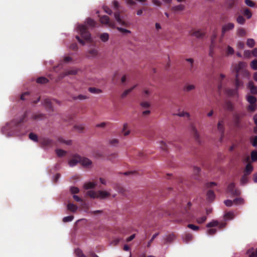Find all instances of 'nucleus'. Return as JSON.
Wrapping results in <instances>:
<instances>
[{
	"instance_id": "12",
	"label": "nucleus",
	"mask_w": 257,
	"mask_h": 257,
	"mask_svg": "<svg viewBox=\"0 0 257 257\" xmlns=\"http://www.w3.org/2000/svg\"><path fill=\"white\" fill-rule=\"evenodd\" d=\"M225 78V75L223 74H220L217 78H216V80L218 82V91L220 93L222 89L223 84L222 81Z\"/></svg>"
},
{
	"instance_id": "24",
	"label": "nucleus",
	"mask_w": 257,
	"mask_h": 257,
	"mask_svg": "<svg viewBox=\"0 0 257 257\" xmlns=\"http://www.w3.org/2000/svg\"><path fill=\"white\" fill-rule=\"evenodd\" d=\"M253 169V167L252 165L250 164H247L245 167V170H244V175L243 177H244V176H247L250 174V173L252 172Z\"/></svg>"
},
{
	"instance_id": "6",
	"label": "nucleus",
	"mask_w": 257,
	"mask_h": 257,
	"mask_svg": "<svg viewBox=\"0 0 257 257\" xmlns=\"http://www.w3.org/2000/svg\"><path fill=\"white\" fill-rule=\"evenodd\" d=\"M77 30L82 38L86 41H90L91 35L89 32L88 31L87 28L85 25H78L77 27Z\"/></svg>"
},
{
	"instance_id": "50",
	"label": "nucleus",
	"mask_w": 257,
	"mask_h": 257,
	"mask_svg": "<svg viewBox=\"0 0 257 257\" xmlns=\"http://www.w3.org/2000/svg\"><path fill=\"white\" fill-rule=\"evenodd\" d=\"M119 143V141L116 139H112L109 140V144L112 146H116Z\"/></svg>"
},
{
	"instance_id": "36",
	"label": "nucleus",
	"mask_w": 257,
	"mask_h": 257,
	"mask_svg": "<svg viewBox=\"0 0 257 257\" xmlns=\"http://www.w3.org/2000/svg\"><path fill=\"white\" fill-rule=\"evenodd\" d=\"M247 253L249 254V257H257V248L255 250L249 249Z\"/></svg>"
},
{
	"instance_id": "38",
	"label": "nucleus",
	"mask_w": 257,
	"mask_h": 257,
	"mask_svg": "<svg viewBox=\"0 0 257 257\" xmlns=\"http://www.w3.org/2000/svg\"><path fill=\"white\" fill-rule=\"evenodd\" d=\"M224 218L226 220H231L234 218V215L232 212H228L224 214Z\"/></svg>"
},
{
	"instance_id": "46",
	"label": "nucleus",
	"mask_w": 257,
	"mask_h": 257,
	"mask_svg": "<svg viewBox=\"0 0 257 257\" xmlns=\"http://www.w3.org/2000/svg\"><path fill=\"white\" fill-rule=\"evenodd\" d=\"M56 153L59 157H62L66 154V152L61 149H57Z\"/></svg>"
},
{
	"instance_id": "3",
	"label": "nucleus",
	"mask_w": 257,
	"mask_h": 257,
	"mask_svg": "<svg viewBox=\"0 0 257 257\" xmlns=\"http://www.w3.org/2000/svg\"><path fill=\"white\" fill-rule=\"evenodd\" d=\"M87 195L93 199H104L109 197L110 196V193L104 191H94L93 190H90L87 192Z\"/></svg>"
},
{
	"instance_id": "27",
	"label": "nucleus",
	"mask_w": 257,
	"mask_h": 257,
	"mask_svg": "<svg viewBox=\"0 0 257 257\" xmlns=\"http://www.w3.org/2000/svg\"><path fill=\"white\" fill-rule=\"evenodd\" d=\"M45 117V115L41 113H37L33 115V119L34 120H42Z\"/></svg>"
},
{
	"instance_id": "2",
	"label": "nucleus",
	"mask_w": 257,
	"mask_h": 257,
	"mask_svg": "<svg viewBox=\"0 0 257 257\" xmlns=\"http://www.w3.org/2000/svg\"><path fill=\"white\" fill-rule=\"evenodd\" d=\"M27 116V113L26 112L20 118L15 119L11 122L8 123L7 125L3 128V131L8 130L11 132H14L17 127L20 125L21 123L23 122Z\"/></svg>"
},
{
	"instance_id": "43",
	"label": "nucleus",
	"mask_w": 257,
	"mask_h": 257,
	"mask_svg": "<svg viewBox=\"0 0 257 257\" xmlns=\"http://www.w3.org/2000/svg\"><path fill=\"white\" fill-rule=\"evenodd\" d=\"M241 115L238 114H235L233 116L235 123L236 125H238L240 123Z\"/></svg>"
},
{
	"instance_id": "1",
	"label": "nucleus",
	"mask_w": 257,
	"mask_h": 257,
	"mask_svg": "<svg viewBox=\"0 0 257 257\" xmlns=\"http://www.w3.org/2000/svg\"><path fill=\"white\" fill-rule=\"evenodd\" d=\"M246 63L243 62H239L235 67L234 71L236 72L235 80V89L227 88L225 93L229 96H235L237 95V89L243 85L241 79L242 78H248L249 73L245 69Z\"/></svg>"
},
{
	"instance_id": "10",
	"label": "nucleus",
	"mask_w": 257,
	"mask_h": 257,
	"mask_svg": "<svg viewBox=\"0 0 257 257\" xmlns=\"http://www.w3.org/2000/svg\"><path fill=\"white\" fill-rule=\"evenodd\" d=\"M234 28V25L232 23H228L226 24H224L222 26V31H221V36L223 37L224 34L228 31H229Z\"/></svg>"
},
{
	"instance_id": "11",
	"label": "nucleus",
	"mask_w": 257,
	"mask_h": 257,
	"mask_svg": "<svg viewBox=\"0 0 257 257\" xmlns=\"http://www.w3.org/2000/svg\"><path fill=\"white\" fill-rule=\"evenodd\" d=\"M224 121L223 119L219 120L217 124V130L220 134V139L222 140L224 137Z\"/></svg>"
},
{
	"instance_id": "8",
	"label": "nucleus",
	"mask_w": 257,
	"mask_h": 257,
	"mask_svg": "<svg viewBox=\"0 0 257 257\" xmlns=\"http://www.w3.org/2000/svg\"><path fill=\"white\" fill-rule=\"evenodd\" d=\"M80 156L78 154H73L68 161V165L70 167H74L78 163H79Z\"/></svg>"
},
{
	"instance_id": "63",
	"label": "nucleus",
	"mask_w": 257,
	"mask_h": 257,
	"mask_svg": "<svg viewBox=\"0 0 257 257\" xmlns=\"http://www.w3.org/2000/svg\"><path fill=\"white\" fill-rule=\"evenodd\" d=\"M250 66L253 70H257V60H253L251 62Z\"/></svg>"
},
{
	"instance_id": "14",
	"label": "nucleus",
	"mask_w": 257,
	"mask_h": 257,
	"mask_svg": "<svg viewBox=\"0 0 257 257\" xmlns=\"http://www.w3.org/2000/svg\"><path fill=\"white\" fill-rule=\"evenodd\" d=\"M100 21L102 24L107 25L109 27H113L114 23L110 21L109 17L107 16H103L100 18Z\"/></svg>"
},
{
	"instance_id": "4",
	"label": "nucleus",
	"mask_w": 257,
	"mask_h": 257,
	"mask_svg": "<svg viewBox=\"0 0 257 257\" xmlns=\"http://www.w3.org/2000/svg\"><path fill=\"white\" fill-rule=\"evenodd\" d=\"M114 8L116 10L114 12V15L116 21L121 25L124 27H128L129 25V23L125 21H123L120 16V13L118 10V8L119 7V3L117 1L114 0L112 2Z\"/></svg>"
},
{
	"instance_id": "13",
	"label": "nucleus",
	"mask_w": 257,
	"mask_h": 257,
	"mask_svg": "<svg viewBox=\"0 0 257 257\" xmlns=\"http://www.w3.org/2000/svg\"><path fill=\"white\" fill-rule=\"evenodd\" d=\"M40 143L43 147H50L53 145V141L48 138H42L40 140Z\"/></svg>"
},
{
	"instance_id": "25",
	"label": "nucleus",
	"mask_w": 257,
	"mask_h": 257,
	"mask_svg": "<svg viewBox=\"0 0 257 257\" xmlns=\"http://www.w3.org/2000/svg\"><path fill=\"white\" fill-rule=\"evenodd\" d=\"M96 184L94 182H86L84 184L83 187L85 189H93L95 188Z\"/></svg>"
},
{
	"instance_id": "21",
	"label": "nucleus",
	"mask_w": 257,
	"mask_h": 257,
	"mask_svg": "<svg viewBox=\"0 0 257 257\" xmlns=\"http://www.w3.org/2000/svg\"><path fill=\"white\" fill-rule=\"evenodd\" d=\"M248 87L250 89V92L252 94H257V87L254 85L252 81L249 82L248 84Z\"/></svg>"
},
{
	"instance_id": "22",
	"label": "nucleus",
	"mask_w": 257,
	"mask_h": 257,
	"mask_svg": "<svg viewBox=\"0 0 257 257\" xmlns=\"http://www.w3.org/2000/svg\"><path fill=\"white\" fill-rule=\"evenodd\" d=\"M165 243H168L172 242L175 238V235L174 233L169 234L164 237Z\"/></svg>"
},
{
	"instance_id": "9",
	"label": "nucleus",
	"mask_w": 257,
	"mask_h": 257,
	"mask_svg": "<svg viewBox=\"0 0 257 257\" xmlns=\"http://www.w3.org/2000/svg\"><path fill=\"white\" fill-rule=\"evenodd\" d=\"M79 164L84 168H90L92 167V161L87 158L80 156Z\"/></svg>"
},
{
	"instance_id": "7",
	"label": "nucleus",
	"mask_w": 257,
	"mask_h": 257,
	"mask_svg": "<svg viewBox=\"0 0 257 257\" xmlns=\"http://www.w3.org/2000/svg\"><path fill=\"white\" fill-rule=\"evenodd\" d=\"M226 191L227 193L233 196H238L241 194L240 190L236 187L234 182H231L228 184Z\"/></svg>"
},
{
	"instance_id": "44",
	"label": "nucleus",
	"mask_w": 257,
	"mask_h": 257,
	"mask_svg": "<svg viewBox=\"0 0 257 257\" xmlns=\"http://www.w3.org/2000/svg\"><path fill=\"white\" fill-rule=\"evenodd\" d=\"M250 142L252 146L254 147H257V136L254 137H250Z\"/></svg>"
},
{
	"instance_id": "16",
	"label": "nucleus",
	"mask_w": 257,
	"mask_h": 257,
	"mask_svg": "<svg viewBox=\"0 0 257 257\" xmlns=\"http://www.w3.org/2000/svg\"><path fill=\"white\" fill-rule=\"evenodd\" d=\"M186 61L189 63L188 69L191 73H193L196 69V67L194 64V60L192 58H187Z\"/></svg>"
},
{
	"instance_id": "26",
	"label": "nucleus",
	"mask_w": 257,
	"mask_h": 257,
	"mask_svg": "<svg viewBox=\"0 0 257 257\" xmlns=\"http://www.w3.org/2000/svg\"><path fill=\"white\" fill-rule=\"evenodd\" d=\"M224 108L225 109L231 111L233 109V106L231 102L227 101L224 103Z\"/></svg>"
},
{
	"instance_id": "5",
	"label": "nucleus",
	"mask_w": 257,
	"mask_h": 257,
	"mask_svg": "<svg viewBox=\"0 0 257 257\" xmlns=\"http://www.w3.org/2000/svg\"><path fill=\"white\" fill-rule=\"evenodd\" d=\"M206 185V187L209 189L206 193V199L208 202H212L215 198V194L214 191L211 189L214 186H216V184L215 182H211L207 183Z\"/></svg>"
},
{
	"instance_id": "31",
	"label": "nucleus",
	"mask_w": 257,
	"mask_h": 257,
	"mask_svg": "<svg viewBox=\"0 0 257 257\" xmlns=\"http://www.w3.org/2000/svg\"><path fill=\"white\" fill-rule=\"evenodd\" d=\"M246 100L249 104L256 103L257 101L256 97L252 95H247Z\"/></svg>"
},
{
	"instance_id": "47",
	"label": "nucleus",
	"mask_w": 257,
	"mask_h": 257,
	"mask_svg": "<svg viewBox=\"0 0 257 257\" xmlns=\"http://www.w3.org/2000/svg\"><path fill=\"white\" fill-rule=\"evenodd\" d=\"M237 22L241 25H243L245 23V19L242 16H239L236 19Z\"/></svg>"
},
{
	"instance_id": "51",
	"label": "nucleus",
	"mask_w": 257,
	"mask_h": 257,
	"mask_svg": "<svg viewBox=\"0 0 257 257\" xmlns=\"http://www.w3.org/2000/svg\"><path fill=\"white\" fill-rule=\"evenodd\" d=\"M73 100L79 99V100H84L88 98V97L86 95L80 94L77 96L73 97Z\"/></svg>"
},
{
	"instance_id": "49",
	"label": "nucleus",
	"mask_w": 257,
	"mask_h": 257,
	"mask_svg": "<svg viewBox=\"0 0 257 257\" xmlns=\"http://www.w3.org/2000/svg\"><path fill=\"white\" fill-rule=\"evenodd\" d=\"M171 218L173 219L174 222L177 223L182 222L185 220V217L180 218L176 216L175 217H171Z\"/></svg>"
},
{
	"instance_id": "30",
	"label": "nucleus",
	"mask_w": 257,
	"mask_h": 257,
	"mask_svg": "<svg viewBox=\"0 0 257 257\" xmlns=\"http://www.w3.org/2000/svg\"><path fill=\"white\" fill-rule=\"evenodd\" d=\"M257 108V105L256 103L249 104L247 107L248 111L253 112L256 110Z\"/></svg>"
},
{
	"instance_id": "59",
	"label": "nucleus",
	"mask_w": 257,
	"mask_h": 257,
	"mask_svg": "<svg viewBox=\"0 0 257 257\" xmlns=\"http://www.w3.org/2000/svg\"><path fill=\"white\" fill-rule=\"evenodd\" d=\"M191 205V203L190 202H189L187 203V206L185 208V212L184 213V214H186V216H188V214H189V210Z\"/></svg>"
},
{
	"instance_id": "18",
	"label": "nucleus",
	"mask_w": 257,
	"mask_h": 257,
	"mask_svg": "<svg viewBox=\"0 0 257 257\" xmlns=\"http://www.w3.org/2000/svg\"><path fill=\"white\" fill-rule=\"evenodd\" d=\"M191 133L195 140L198 143H200V137L199 134L197 129L193 125H191Z\"/></svg>"
},
{
	"instance_id": "62",
	"label": "nucleus",
	"mask_w": 257,
	"mask_h": 257,
	"mask_svg": "<svg viewBox=\"0 0 257 257\" xmlns=\"http://www.w3.org/2000/svg\"><path fill=\"white\" fill-rule=\"evenodd\" d=\"M248 178H241L240 183L241 185L243 186L248 183Z\"/></svg>"
},
{
	"instance_id": "29",
	"label": "nucleus",
	"mask_w": 257,
	"mask_h": 257,
	"mask_svg": "<svg viewBox=\"0 0 257 257\" xmlns=\"http://www.w3.org/2000/svg\"><path fill=\"white\" fill-rule=\"evenodd\" d=\"M77 208V206L73 203H69L67 205V209L72 212H74L76 211Z\"/></svg>"
},
{
	"instance_id": "17",
	"label": "nucleus",
	"mask_w": 257,
	"mask_h": 257,
	"mask_svg": "<svg viewBox=\"0 0 257 257\" xmlns=\"http://www.w3.org/2000/svg\"><path fill=\"white\" fill-rule=\"evenodd\" d=\"M120 174L124 175L125 176H142L144 174H143L142 172L141 171H136V170H131L128 171L124 172L122 173H120Z\"/></svg>"
},
{
	"instance_id": "56",
	"label": "nucleus",
	"mask_w": 257,
	"mask_h": 257,
	"mask_svg": "<svg viewBox=\"0 0 257 257\" xmlns=\"http://www.w3.org/2000/svg\"><path fill=\"white\" fill-rule=\"evenodd\" d=\"M116 29L120 32L123 33V34H126V33L130 34L131 33V31L126 30L124 28H120V27H117Z\"/></svg>"
},
{
	"instance_id": "32",
	"label": "nucleus",
	"mask_w": 257,
	"mask_h": 257,
	"mask_svg": "<svg viewBox=\"0 0 257 257\" xmlns=\"http://www.w3.org/2000/svg\"><path fill=\"white\" fill-rule=\"evenodd\" d=\"M78 72V70L76 69H72L70 70H66L64 72V76L69 75H76Z\"/></svg>"
},
{
	"instance_id": "52",
	"label": "nucleus",
	"mask_w": 257,
	"mask_h": 257,
	"mask_svg": "<svg viewBox=\"0 0 257 257\" xmlns=\"http://www.w3.org/2000/svg\"><path fill=\"white\" fill-rule=\"evenodd\" d=\"M246 44L248 47L252 48L254 46L255 42L252 39H248L247 40Z\"/></svg>"
},
{
	"instance_id": "41",
	"label": "nucleus",
	"mask_w": 257,
	"mask_h": 257,
	"mask_svg": "<svg viewBox=\"0 0 257 257\" xmlns=\"http://www.w3.org/2000/svg\"><path fill=\"white\" fill-rule=\"evenodd\" d=\"M219 224V222L216 220H213L212 221L208 223L206 225V227L208 228H211L215 226H218Z\"/></svg>"
},
{
	"instance_id": "33",
	"label": "nucleus",
	"mask_w": 257,
	"mask_h": 257,
	"mask_svg": "<svg viewBox=\"0 0 257 257\" xmlns=\"http://www.w3.org/2000/svg\"><path fill=\"white\" fill-rule=\"evenodd\" d=\"M85 23L88 26L90 27H94L96 25V22L91 18H87L86 20Z\"/></svg>"
},
{
	"instance_id": "45",
	"label": "nucleus",
	"mask_w": 257,
	"mask_h": 257,
	"mask_svg": "<svg viewBox=\"0 0 257 257\" xmlns=\"http://www.w3.org/2000/svg\"><path fill=\"white\" fill-rule=\"evenodd\" d=\"M193 238V235L191 233H186L184 237V240L186 242H188L191 241Z\"/></svg>"
},
{
	"instance_id": "60",
	"label": "nucleus",
	"mask_w": 257,
	"mask_h": 257,
	"mask_svg": "<svg viewBox=\"0 0 257 257\" xmlns=\"http://www.w3.org/2000/svg\"><path fill=\"white\" fill-rule=\"evenodd\" d=\"M141 106L144 108H147L150 106V104L147 101H142L140 103Z\"/></svg>"
},
{
	"instance_id": "42",
	"label": "nucleus",
	"mask_w": 257,
	"mask_h": 257,
	"mask_svg": "<svg viewBox=\"0 0 257 257\" xmlns=\"http://www.w3.org/2000/svg\"><path fill=\"white\" fill-rule=\"evenodd\" d=\"M234 50L233 49L229 46H228L227 48H226V56H229V55H233L234 54Z\"/></svg>"
},
{
	"instance_id": "54",
	"label": "nucleus",
	"mask_w": 257,
	"mask_h": 257,
	"mask_svg": "<svg viewBox=\"0 0 257 257\" xmlns=\"http://www.w3.org/2000/svg\"><path fill=\"white\" fill-rule=\"evenodd\" d=\"M251 158L252 161H257V151H253L251 152Z\"/></svg>"
},
{
	"instance_id": "19",
	"label": "nucleus",
	"mask_w": 257,
	"mask_h": 257,
	"mask_svg": "<svg viewBox=\"0 0 257 257\" xmlns=\"http://www.w3.org/2000/svg\"><path fill=\"white\" fill-rule=\"evenodd\" d=\"M196 86L194 84L186 83L183 87V90L185 92H189L195 89Z\"/></svg>"
},
{
	"instance_id": "58",
	"label": "nucleus",
	"mask_w": 257,
	"mask_h": 257,
	"mask_svg": "<svg viewBox=\"0 0 257 257\" xmlns=\"http://www.w3.org/2000/svg\"><path fill=\"white\" fill-rule=\"evenodd\" d=\"M75 129L77 130L79 132H82L84 129V126L82 124L75 125L74 126Z\"/></svg>"
},
{
	"instance_id": "57",
	"label": "nucleus",
	"mask_w": 257,
	"mask_h": 257,
	"mask_svg": "<svg viewBox=\"0 0 257 257\" xmlns=\"http://www.w3.org/2000/svg\"><path fill=\"white\" fill-rule=\"evenodd\" d=\"M184 9V6L182 5H179L178 6L174 7L173 9L175 11H181Z\"/></svg>"
},
{
	"instance_id": "40",
	"label": "nucleus",
	"mask_w": 257,
	"mask_h": 257,
	"mask_svg": "<svg viewBox=\"0 0 257 257\" xmlns=\"http://www.w3.org/2000/svg\"><path fill=\"white\" fill-rule=\"evenodd\" d=\"M243 14L247 19H250L251 17L252 14L248 9H245L243 11Z\"/></svg>"
},
{
	"instance_id": "35",
	"label": "nucleus",
	"mask_w": 257,
	"mask_h": 257,
	"mask_svg": "<svg viewBox=\"0 0 257 257\" xmlns=\"http://www.w3.org/2000/svg\"><path fill=\"white\" fill-rule=\"evenodd\" d=\"M237 0H226V5L228 8H231L236 3Z\"/></svg>"
},
{
	"instance_id": "53",
	"label": "nucleus",
	"mask_w": 257,
	"mask_h": 257,
	"mask_svg": "<svg viewBox=\"0 0 257 257\" xmlns=\"http://www.w3.org/2000/svg\"><path fill=\"white\" fill-rule=\"evenodd\" d=\"M75 253L78 257H87L84 254L82 251L79 249H77L75 250Z\"/></svg>"
},
{
	"instance_id": "37",
	"label": "nucleus",
	"mask_w": 257,
	"mask_h": 257,
	"mask_svg": "<svg viewBox=\"0 0 257 257\" xmlns=\"http://www.w3.org/2000/svg\"><path fill=\"white\" fill-rule=\"evenodd\" d=\"M37 82L40 84H45L48 82V79L44 77H40L37 79Z\"/></svg>"
},
{
	"instance_id": "61",
	"label": "nucleus",
	"mask_w": 257,
	"mask_h": 257,
	"mask_svg": "<svg viewBox=\"0 0 257 257\" xmlns=\"http://www.w3.org/2000/svg\"><path fill=\"white\" fill-rule=\"evenodd\" d=\"M127 124L124 123L123 124V129H122V131L124 136H127L130 134V131H125V130L127 129Z\"/></svg>"
},
{
	"instance_id": "20",
	"label": "nucleus",
	"mask_w": 257,
	"mask_h": 257,
	"mask_svg": "<svg viewBox=\"0 0 257 257\" xmlns=\"http://www.w3.org/2000/svg\"><path fill=\"white\" fill-rule=\"evenodd\" d=\"M43 104L46 107V108L50 110L53 111V107L51 103V101L49 98H46L44 99L43 101Z\"/></svg>"
},
{
	"instance_id": "23",
	"label": "nucleus",
	"mask_w": 257,
	"mask_h": 257,
	"mask_svg": "<svg viewBox=\"0 0 257 257\" xmlns=\"http://www.w3.org/2000/svg\"><path fill=\"white\" fill-rule=\"evenodd\" d=\"M191 35L196 38H201L204 36V33L200 30H197L191 32Z\"/></svg>"
},
{
	"instance_id": "39",
	"label": "nucleus",
	"mask_w": 257,
	"mask_h": 257,
	"mask_svg": "<svg viewBox=\"0 0 257 257\" xmlns=\"http://www.w3.org/2000/svg\"><path fill=\"white\" fill-rule=\"evenodd\" d=\"M233 203L236 205H241L244 204V200L242 198H236L233 200Z\"/></svg>"
},
{
	"instance_id": "64",
	"label": "nucleus",
	"mask_w": 257,
	"mask_h": 257,
	"mask_svg": "<svg viewBox=\"0 0 257 257\" xmlns=\"http://www.w3.org/2000/svg\"><path fill=\"white\" fill-rule=\"evenodd\" d=\"M253 120L255 124L256 125V127H255L254 128V132L255 133H257V114L254 115Z\"/></svg>"
},
{
	"instance_id": "28",
	"label": "nucleus",
	"mask_w": 257,
	"mask_h": 257,
	"mask_svg": "<svg viewBox=\"0 0 257 257\" xmlns=\"http://www.w3.org/2000/svg\"><path fill=\"white\" fill-rule=\"evenodd\" d=\"M137 85H135L132 87L131 88L125 90L121 94V97L124 98L126 97L131 91H132L137 87Z\"/></svg>"
},
{
	"instance_id": "48",
	"label": "nucleus",
	"mask_w": 257,
	"mask_h": 257,
	"mask_svg": "<svg viewBox=\"0 0 257 257\" xmlns=\"http://www.w3.org/2000/svg\"><path fill=\"white\" fill-rule=\"evenodd\" d=\"M89 92L92 93H99L101 92V90L95 87H89L88 89Z\"/></svg>"
},
{
	"instance_id": "55",
	"label": "nucleus",
	"mask_w": 257,
	"mask_h": 257,
	"mask_svg": "<svg viewBox=\"0 0 257 257\" xmlns=\"http://www.w3.org/2000/svg\"><path fill=\"white\" fill-rule=\"evenodd\" d=\"M29 137L31 140L34 141L35 142L38 141V137L36 134L33 133H31L29 134Z\"/></svg>"
},
{
	"instance_id": "15",
	"label": "nucleus",
	"mask_w": 257,
	"mask_h": 257,
	"mask_svg": "<svg viewBox=\"0 0 257 257\" xmlns=\"http://www.w3.org/2000/svg\"><path fill=\"white\" fill-rule=\"evenodd\" d=\"M98 54V51L96 49H90L87 52L86 57L89 58H95Z\"/></svg>"
},
{
	"instance_id": "34",
	"label": "nucleus",
	"mask_w": 257,
	"mask_h": 257,
	"mask_svg": "<svg viewBox=\"0 0 257 257\" xmlns=\"http://www.w3.org/2000/svg\"><path fill=\"white\" fill-rule=\"evenodd\" d=\"M100 39L104 42L107 41L109 39V35L106 33H102L100 36Z\"/></svg>"
}]
</instances>
